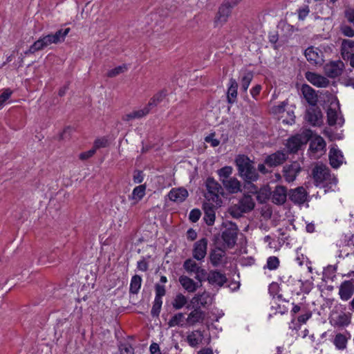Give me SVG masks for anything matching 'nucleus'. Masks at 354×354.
Returning a JSON list of instances; mask_svg holds the SVG:
<instances>
[{"instance_id":"29","label":"nucleus","mask_w":354,"mask_h":354,"mask_svg":"<svg viewBox=\"0 0 354 354\" xmlns=\"http://www.w3.org/2000/svg\"><path fill=\"white\" fill-rule=\"evenodd\" d=\"M321 117V111L314 106L307 109L305 116L306 120L314 126L319 124Z\"/></svg>"},{"instance_id":"45","label":"nucleus","mask_w":354,"mask_h":354,"mask_svg":"<svg viewBox=\"0 0 354 354\" xmlns=\"http://www.w3.org/2000/svg\"><path fill=\"white\" fill-rule=\"evenodd\" d=\"M232 167L231 166H225L217 171V173L220 177V180L223 182L224 179H228L230 178V175L232 173Z\"/></svg>"},{"instance_id":"58","label":"nucleus","mask_w":354,"mask_h":354,"mask_svg":"<svg viewBox=\"0 0 354 354\" xmlns=\"http://www.w3.org/2000/svg\"><path fill=\"white\" fill-rule=\"evenodd\" d=\"M95 149L93 148L87 151L81 153L79 158L82 160H86L92 157L95 153Z\"/></svg>"},{"instance_id":"17","label":"nucleus","mask_w":354,"mask_h":354,"mask_svg":"<svg viewBox=\"0 0 354 354\" xmlns=\"http://www.w3.org/2000/svg\"><path fill=\"white\" fill-rule=\"evenodd\" d=\"M305 77L309 82L319 88L327 87L330 83L326 77L314 72H306Z\"/></svg>"},{"instance_id":"41","label":"nucleus","mask_w":354,"mask_h":354,"mask_svg":"<svg viewBox=\"0 0 354 354\" xmlns=\"http://www.w3.org/2000/svg\"><path fill=\"white\" fill-rule=\"evenodd\" d=\"M146 186L145 185H140L136 187L130 196L132 199L137 201H140L145 195Z\"/></svg>"},{"instance_id":"16","label":"nucleus","mask_w":354,"mask_h":354,"mask_svg":"<svg viewBox=\"0 0 354 354\" xmlns=\"http://www.w3.org/2000/svg\"><path fill=\"white\" fill-rule=\"evenodd\" d=\"M221 205H216L213 202L207 201L203 203V219L207 225H212L215 221V209Z\"/></svg>"},{"instance_id":"14","label":"nucleus","mask_w":354,"mask_h":354,"mask_svg":"<svg viewBox=\"0 0 354 354\" xmlns=\"http://www.w3.org/2000/svg\"><path fill=\"white\" fill-rule=\"evenodd\" d=\"M300 171V165L298 162L295 161L283 167V176L286 182L292 183L296 179L297 176Z\"/></svg>"},{"instance_id":"62","label":"nucleus","mask_w":354,"mask_h":354,"mask_svg":"<svg viewBox=\"0 0 354 354\" xmlns=\"http://www.w3.org/2000/svg\"><path fill=\"white\" fill-rule=\"evenodd\" d=\"M312 316L311 312H308L304 315H301L298 317V322L299 323L305 324L308 319H309Z\"/></svg>"},{"instance_id":"44","label":"nucleus","mask_w":354,"mask_h":354,"mask_svg":"<svg viewBox=\"0 0 354 354\" xmlns=\"http://www.w3.org/2000/svg\"><path fill=\"white\" fill-rule=\"evenodd\" d=\"M184 314L182 313H178L175 314L168 322V325L169 327H174L176 326H183L182 322L184 320Z\"/></svg>"},{"instance_id":"20","label":"nucleus","mask_w":354,"mask_h":354,"mask_svg":"<svg viewBox=\"0 0 354 354\" xmlns=\"http://www.w3.org/2000/svg\"><path fill=\"white\" fill-rule=\"evenodd\" d=\"M188 192L184 187L173 188L168 194L170 201L176 203H182L188 197Z\"/></svg>"},{"instance_id":"60","label":"nucleus","mask_w":354,"mask_h":354,"mask_svg":"<svg viewBox=\"0 0 354 354\" xmlns=\"http://www.w3.org/2000/svg\"><path fill=\"white\" fill-rule=\"evenodd\" d=\"M308 13H309L308 6H305L304 8L299 9V14H298L299 19L301 20H304L306 18V17L308 15Z\"/></svg>"},{"instance_id":"9","label":"nucleus","mask_w":354,"mask_h":354,"mask_svg":"<svg viewBox=\"0 0 354 354\" xmlns=\"http://www.w3.org/2000/svg\"><path fill=\"white\" fill-rule=\"evenodd\" d=\"M183 268L187 272L195 274V279L200 283L206 280L207 271L201 268L199 263L193 259H187L183 263Z\"/></svg>"},{"instance_id":"26","label":"nucleus","mask_w":354,"mask_h":354,"mask_svg":"<svg viewBox=\"0 0 354 354\" xmlns=\"http://www.w3.org/2000/svg\"><path fill=\"white\" fill-rule=\"evenodd\" d=\"M223 185L230 194H236L241 191L240 181L235 177H230L223 180Z\"/></svg>"},{"instance_id":"51","label":"nucleus","mask_w":354,"mask_h":354,"mask_svg":"<svg viewBox=\"0 0 354 354\" xmlns=\"http://www.w3.org/2000/svg\"><path fill=\"white\" fill-rule=\"evenodd\" d=\"M156 299H162V297L165 295L166 290L163 285L156 283L155 285Z\"/></svg>"},{"instance_id":"22","label":"nucleus","mask_w":354,"mask_h":354,"mask_svg":"<svg viewBox=\"0 0 354 354\" xmlns=\"http://www.w3.org/2000/svg\"><path fill=\"white\" fill-rule=\"evenodd\" d=\"M301 92L304 97L310 105L315 106L317 104L318 100L317 95L311 86L308 84H304L301 87Z\"/></svg>"},{"instance_id":"25","label":"nucleus","mask_w":354,"mask_h":354,"mask_svg":"<svg viewBox=\"0 0 354 354\" xmlns=\"http://www.w3.org/2000/svg\"><path fill=\"white\" fill-rule=\"evenodd\" d=\"M205 313L199 307H195L190 312L187 318V322L189 326H194L196 323L203 322L205 319Z\"/></svg>"},{"instance_id":"43","label":"nucleus","mask_w":354,"mask_h":354,"mask_svg":"<svg viewBox=\"0 0 354 354\" xmlns=\"http://www.w3.org/2000/svg\"><path fill=\"white\" fill-rule=\"evenodd\" d=\"M354 48V41L350 39H344L341 46V55L344 59V55H346V53H353L352 49Z\"/></svg>"},{"instance_id":"35","label":"nucleus","mask_w":354,"mask_h":354,"mask_svg":"<svg viewBox=\"0 0 354 354\" xmlns=\"http://www.w3.org/2000/svg\"><path fill=\"white\" fill-rule=\"evenodd\" d=\"M326 147L324 140L320 137H316L310 143L309 149L313 152H318L322 151Z\"/></svg>"},{"instance_id":"30","label":"nucleus","mask_w":354,"mask_h":354,"mask_svg":"<svg viewBox=\"0 0 354 354\" xmlns=\"http://www.w3.org/2000/svg\"><path fill=\"white\" fill-rule=\"evenodd\" d=\"M238 83L234 78H230L229 81V87L227 92V100L230 104H234L237 97Z\"/></svg>"},{"instance_id":"49","label":"nucleus","mask_w":354,"mask_h":354,"mask_svg":"<svg viewBox=\"0 0 354 354\" xmlns=\"http://www.w3.org/2000/svg\"><path fill=\"white\" fill-rule=\"evenodd\" d=\"M254 181H244V188L248 193L256 195L259 191V188L254 184Z\"/></svg>"},{"instance_id":"32","label":"nucleus","mask_w":354,"mask_h":354,"mask_svg":"<svg viewBox=\"0 0 354 354\" xmlns=\"http://www.w3.org/2000/svg\"><path fill=\"white\" fill-rule=\"evenodd\" d=\"M327 122L330 126L339 124L342 126L344 120L342 117H338L337 111L335 109L329 107L327 110Z\"/></svg>"},{"instance_id":"63","label":"nucleus","mask_w":354,"mask_h":354,"mask_svg":"<svg viewBox=\"0 0 354 354\" xmlns=\"http://www.w3.org/2000/svg\"><path fill=\"white\" fill-rule=\"evenodd\" d=\"M345 16L350 23L354 24V10H346Z\"/></svg>"},{"instance_id":"50","label":"nucleus","mask_w":354,"mask_h":354,"mask_svg":"<svg viewBox=\"0 0 354 354\" xmlns=\"http://www.w3.org/2000/svg\"><path fill=\"white\" fill-rule=\"evenodd\" d=\"M12 91L10 88H6L0 95V109L3 107L4 103L10 97Z\"/></svg>"},{"instance_id":"11","label":"nucleus","mask_w":354,"mask_h":354,"mask_svg":"<svg viewBox=\"0 0 354 354\" xmlns=\"http://www.w3.org/2000/svg\"><path fill=\"white\" fill-rule=\"evenodd\" d=\"M338 295L341 300L348 301L354 295V279L345 280L339 287Z\"/></svg>"},{"instance_id":"40","label":"nucleus","mask_w":354,"mask_h":354,"mask_svg":"<svg viewBox=\"0 0 354 354\" xmlns=\"http://www.w3.org/2000/svg\"><path fill=\"white\" fill-rule=\"evenodd\" d=\"M187 303V299L181 293H178L172 301V306L176 310H180Z\"/></svg>"},{"instance_id":"3","label":"nucleus","mask_w":354,"mask_h":354,"mask_svg":"<svg viewBox=\"0 0 354 354\" xmlns=\"http://www.w3.org/2000/svg\"><path fill=\"white\" fill-rule=\"evenodd\" d=\"M239 176L244 181H257L259 175L254 165V161L244 154L238 155L234 160Z\"/></svg>"},{"instance_id":"59","label":"nucleus","mask_w":354,"mask_h":354,"mask_svg":"<svg viewBox=\"0 0 354 354\" xmlns=\"http://www.w3.org/2000/svg\"><path fill=\"white\" fill-rule=\"evenodd\" d=\"M137 268L139 270L142 272L147 271L149 268V265L144 257L140 261H138Z\"/></svg>"},{"instance_id":"24","label":"nucleus","mask_w":354,"mask_h":354,"mask_svg":"<svg viewBox=\"0 0 354 354\" xmlns=\"http://www.w3.org/2000/svg\"><path fill=\"white\" fill-rule=\"evenodd\" d=\"M178 281L183 288L188 292H194L201 286V283L195 282L193 279L185 275L180 276Z\"/></svg>"},{"instance_id":"34","label":"nucleus","mask_w":354,"mask_h":354,"mask_svg":"<svg viewBox=\"0 0 354 354\" xmlns=\"http://www.w3.org/2000/svg\"><path fill=\"white\" fill-rule=\"evenodd\" d=\"M150 111V108L148 106H145L143 109L133 111L131 113H129L122 117V120L124 121H129L134 119L142 118V117L147 115Z\"/></svg>"},{"instance_id":"64","label":"nucleus","mask_w":354,"mask_h":354,"mask_svg":"<svg viewBox=\"0 0 354 354\" xmlns=\"http://www.w3.org/2000/svg\"><path fill=\"white\" fill-rule=\"evenodd\" d=\"M344 55V59L349 61L350 65L354 68V53H346Z\"/></svg>"},{"instance_id":"27","label":"nucleus","mask_w":354,"mask_h":354,"mask_svg":"<svg viewBox=\"0 0 354 354\" xmlns=\"http://www.w3.org/2000/svg\"><path fill=\"white\" fill-rule=\"evenodd\" d=\"M203 339V331L198 329L193 330L189 334H188L186 340L191 347L195 348L202 343Z\"/></svg>"},{"instance_id":"1","label":"nucleus","mask_w":354,"mask_h":354,"mask_svg":"<svg viewBox=\"0 0 354 354\" xmlns=\"http://www.w3.org/2000/svg\"><path fill=\"white\" fill-rule=\"evenodd\" d=\"M312 175L315 185L324 188L325 192L334 190L337 186V178L330 174L329 168L323 164L317 165L313 169Z\"/></svg>"},{"instance_id":"53","label":"nucleus","mask_w":354,"mask_h":354,"mask_svg":"<svg viewBox=\"0 0 354 354\" xmlns=\"http://www.w3.org/2000/svg\"><path fill=\"white\" fill-rule=\"evenodd\" d=\"M120 354H134L133 348L128 344H122L120 346Z\"/></svg>"},{"instance_id":"33","label":"nucleus","mask_w":354,"mask_h":354,"mask_svg":"<svg viewBox=\"0 0 354 354\" xmlns=\"http://www.w3.org/2000/svg\"><path fill=\"white\" fill-rule=\"evenodd\" d=\"M225 255V250L220 248H216V249L212 250L209 254L211 263L215 267L219 266L223 262V259Z\"/></svg>"},{"instance_id":"38","label":"nucleus","mask_w":354,"mask_h":354,"mask_svg":"<svg viewBox=\"0 0 354 354\" xmlns=\"http://www.w3.org/2000/svg\"><path fill=\"white\" fill-rule=\"evenodd\" d=\"M141 283L142 278L138 274L133 276L130 283L129 292L133 295L138 294L140 289Z\"/></svg>"},{"instance_id":"19","label":"nucleus","mask_w":354,"mask_h":354,"mask_svg":"<svg viewBox=\"0 0 354 354\" xmlns=\"http://www.w3.org/2000/svg\"><path fill=\"white\" fill-rule=\"evenodd\" d=\"M322 51L314 46L307 48L304 51V55L307 60L313 65L319 64L322 61L321 58Z\"/></svg>"},{"instance_id":"57","label":"nucleus","mask_w":354,"mask_h":354,"mask_svg":"<svg viewBox=\"0 0 354 354\" xmlns=\"http://www.w3.org/2000/svg\"><path fill=\"white\" fill-rule=\"evenodd\" d=\"M214 136V133H210L205 138V142L210 143L212 147H217L219 145L220 142L218 140L215 139Z\"/></svg>"},{"instance_id":"6","label":"nucleus","mask_w":354,"mask_h":354,"mask_svg":"<svg viewBox=\"0 0 354 354\" xmlns=\"http://www.w3.org/2000/svg\"><path fill=\"white\" fill-rule=\"evenodd\" d=\"M205 185L207 190L205 198L207 201L213 202L216 205H221L222 201L220 194L222 195L223 193L221 185L211 177L207 178Z\"/></svg>"},{"instance_id":"48","label":"nucleus","mask_w":354,"mask_h":354,"mask_svg":"<svg viewBox=\"0 0 354 354\" xmlns=\"http://www.w3.org/2000/svg\"><path fill=\"white\" fill-rule=\"evenodd\" d=\"M162 304V299H154L152 308L151 310V314L153 317L158 316Z\"/></svg>"},{"instance_id":"13","label":"nucleus","mask_w":354,"mask_h":354,"mask_svg":"<svg viewBox=\"0 0 354 354\" xmlns=\"http://www.w3.org/2000/svg\"><path fill=\"white\" fill-rule=\"evenodd\" d=\"M207 239L206 238L201 239L194 244L192 255L194 259L202 261L207 254Z\"/></svg>"},{"instance_id":"8","label":"nucleus","mask_w":354,"mask_h":354,"mask_svg":"<svg viewBox=\"0 0 354 354\" xmlns=\"http://www.w3.org/2000/svg\"><path fill=\"white\" fill-rule=\"evenodd\" d=\"M311 136V133L308 131L303 134H297L290 138L286 144L289 153H296L300 147L306 145Z\"/></svg>"},{"instance_id":"47","label":"nucleus","mask_w":354,"mask_h":354,"mask_svg":"<svg viewBox=\"0 0 354 354\" xmlns=\"http://www.w3.org/2000/svg\"><path fill=\"white\" fill-rule=\"evenodd\" d=\"M279 266V260L277 257L272 256L270 257L267 259L266 266L264 268H268L270 270H276Z\"/></svg>"},{"instance_id":"15","label":"nucleus","mask_w":354,"mask_h":354,"mask_svg":"<svg viewBox=\"0 0 354 354\" xmlns=\"http://www.w3.org/2000/svg\"><path fill=\"white\" fill-rule=\"evenodd\" d=\"M288 158L286 153L281 151H277L268 156L265 160L264 163L270 167H274L282 165Z\"/></svg>"},{"instance_id":"21","label":"nucleus","mask_w":354,"mask_h":354,"mask_svg":"<svg viewBox=\"0 0 354 354\" xmlns=\"http://www.w3.org/2000/svg\"><path fill=\"white\" fill-rule=\"evenodd\" d=\"M212 298L207 292H203L201 294L196 295L192 299V303L196 305V307L207 308L212 304Z\"/></svg>"},{"instance_id":"36","label":"nucleus","mask_w":354,"mask_h":354,"mask_svg":"<svg viewBox=\"0 0 354 354\" xmlns=\"http://www.w3.org/2000/svg\"><path fill=\"white\" fill-rule=\"evenodd\" d=\"M166 95V91L162 90L159 91L150 99L149 103L147 104V106L150 108V109L153 107L156 106L159 103H160L163 100Z\"/></svg>"},{"instance_id":"4","label":"nucleus","mask_w":354,"mask_h":354,"mask_svg":"<svg viewBox=\"0 0 354 354\" xmlns=\"http://www.w3.org/2000/svg\"><path fill=\"white\" fill-rule=\"evenodd\" d=\"M255 203L252 196L245 194L239 201L237 204L232 205L229 209V212L233 218H239L244 213H248L254 209Z\"/></svg>"},{"instance_id":"2","label":"nucleus","mask_w":354,"mask_h":354,"mask_svg":"<svg viewBox=\"0 0 354 354\" xmlns=\"http://www.w3.org/2000/svg\"><path fill=\"white\" fill-rule=\"evenodd\" d=\"M70 30L69 28L59 29L55 34H48L40 37L30 46L28 50L25 51V54H33L37 51L43 50L50 44H57L64 41Z\"/></svg>"},{"instance_id":"7","label":"nucleus","mask_w":354,"mask_h":354,"mask_svg":"<svg viewBox=\"0 0 354 354\" xmlns=\"http://www.w3.org/2000/svg\"><path fill=\"white\" fill-rule=\"evenodd\" d=\"M223 225L225 229L222 232V239L228 248H232L236 243L238 227L231 221L224 223Z\"/></svg>"},{"instance_id":"37","label":"nucleus","mask_w":354,"mask_h":354,"mask_svg":"<svg viewBox=\"0 0 354 354\" xmlns=\"http://www.w3.org/2000/svg\"><path fill=\"white\" fill-rule=\"evenodd\" d=\"M257 200L259 203H265L271 196V191L269 187H263L259 189L257 193Z\"/></svg>"},{"instance_id":"42","label":"nucleus","mask_w":354,"mask_h":354,"mask_svg":"<svg viewBox=\"0 0 354 354\" xmlns=\"http://www.w3.org/2000/svg\"><path fill=\"white\" fill-rule=\"evenodd\" d=\"M253 78V74L251 72L245 73L241 80V90L246 92L251 81Z\"/></svg>"},{"instance_id":"18","label":"nucleus","mask_w":354,"mask_h":354,"mask_svg":"<svg viewBox=\"0 0 354 354\" xmlns=\"http://www.w3.org/2000/svg\"><path fill=\"white\" fill-rule=\"evenodd\" d=\"M288 196L287 189L282 185H277L274 191L271 192V201L276 205H283Z\"/></svg>"},{"instance_id":"28","label":"nucleus","mask_w":354,"mask_h":354,"mask_svg":"<svg viewBox=\"0 0 354 354\" xmlns=\"http://www.w3.org/2000/svg\"><path fill=\"white\" fill-rule=\"evenodd\" d=\"M343 155L340 150L333 147L329 152V160L332 167L337 169L343 163Z\"/></svg>"},{"instance_id":"55","label":"nucleus","mask_w":354,"mask_h":354,"mask_svg":"<svg viewBox=\"0 0 354 354\" xmlns=\"http://www.w3.org/2000/svg\"><path fill=\"white\" fill-rule=\"evenodd\" d=\"M108 145V140L105 138H101L99 139H97L94 142V147L93 148L97 149L101 148V147H106Z\"/></svg>"},{"instance_id":"46","label":"nucleus","mask_w":354,"mask_h":354,"mask_svg":"<svg viewBox=\"0 0 354 354\" xmlns=\"http://www.w3.org/2000/svg\"><path fill=\"white\" fill-rule=\"evenodd\" d=\"M127 71V65L123 64L122 66H117L115 68H113V69L109 71L107 73V77H114L121 73H124Z\"/></svg>"},{"instance_id":"52","label":"nucleus","mask_w":354,"mask_h":354,"mask_svg":"<svg viewBox=\"0 0 354 354\" xmlns=\"http://www.w3.org/2000/svg\"><path fill=\"white\" fill-rule=\"evenodd\" d=\"M201 215V212L198 209H193L189 213V219L192 223H196L199 220Z\"/></svg>"},{"instance_id":"23","label":"nucleus","mask_w":354,"mask_h":354,"mask_svg":"<svg viewBox=\"0 0 354 354\" xmlns=\"http://www.w3.org/2000/svg\"><path fill=\"white\" fill-rule=\"evenodd\" d=\"M206 279L209 283L216 284L220 287L223 286L227 281L226 276L217 270L210 271L209 274L207 273Z\"/></svg>"},{"instance_id":"10","label":"nucleus","mask_w":354,"mask_h":354,"mask_svg":"<svg viewBox=\"0 0 354 354\" xmlns=\"http://www.w3.org/2000/svg\"><path fill=\"white\" fill-rule=\"evenodd\" d=\"M344 64L342 61L330 62L324 66L325 75L330 78H335L342 75Z\"/></svg>"},{"instance_id":"39","label":"nucleus","mask_w":354,"mask_h":354,"mask_svg":"<svg viewBox=\"0 0 354 354\" xmlns=\"http://www.w3.org/2000/svg\"><path fill=\"white\" fill-rule=\"evenodd\" d=\"M351 322V316L346 313H343L337 316L335 321L334 326L344 328L348 326Z\"/></svg>"},{"instance_id":"61","label":"nucleus","mask_w":354,"mask_h":354,"mask_svg":"<svg viewBox=\"0 0 354 354\" xmlns=\"http://www.w3.org/2000/svg\"><path fill=\"white\" fill-rule=\"evenodd\" d=\"M149 351L151 354H161L159 345L156 343H152L150 345Z\"/></svg>"},{"instance_id":"5","label":"nucleus","mask_w":354,"mask_h":354,"mask_svg":"<svg viewBox=\"0 0 354 354\" xmlns=\"http://www.w3.org/2000/svg\"><path fill=\"white\" fill-rule=\"evenodd\" d=\"M238 3L237 0L224 1L218 7V12L214 18L215 26H222L228 20L232 13V10Z\"/></svg>"},{"instance_id":"56","label":"nucleus","mask_w":354,"mask_h":354,"mask_svg":"<svg viewBox=\"0 0 354 354\" xmlns=\"http://www.w3.org/2000/svg\"><path fill=\"white\" fill-rule=\"evenodd\" d=\"M341 31L342 34L348 37H354V30L353 29L348 26H342L341 28Z\"/></svg>"},{"instance_id":"31","label":"nucleus","mask_w":354,"mask_h":354,"mask_svg":"<svg viewBox=\"0 0 354 354\" xmlns=\"http://www.w3.org/2000/svg\"><path fill=\"white\" fill-rule=\"evenodd\" d=\"M346 333L348 335V337L341 333H337L335 335L333 343L337 349L344 350L346 348L348 340L351 337V335L348 332L346 331Z\"/></svg>"},{"instance_id":"54","label":"nucleus","mask_w":354,"mask_h":354,"mask_svg":"<svg viewBox=\"0 0 354 354\" xmlns=\"http://www.w3.org/2000/svg\"><path fill=\"white\" fill-rule=\"evenodd\" d=\"M133 180L135 183H141L144 180L143 171L140 170H136L133 173Z\"/></svg>"},{"instance_id":"12","label":"nucleus","mask_w":354,"mask_h":354,"mask_svg":"<svg viewBox=\"0 0 354 354\" xmlns=\"http://www.w3.org/2000/svg\"><path fill=\"white\" fill-rule=\"evenodd\" d=\"M288 196L293 203L301 205L306 201L308 193L304 187H298L290 189Z\"/></svg>"}]
</instances>
